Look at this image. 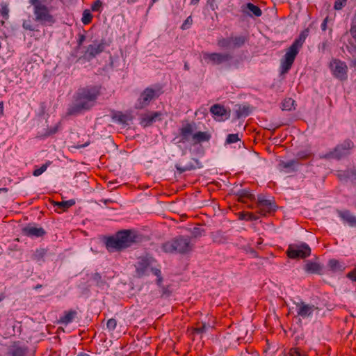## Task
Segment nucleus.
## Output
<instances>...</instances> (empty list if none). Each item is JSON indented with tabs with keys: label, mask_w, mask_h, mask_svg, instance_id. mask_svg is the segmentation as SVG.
Instances as JSON below:
<instances>
[{
	"label": "nucleus",
	"mask_w": 356,
	"mask_h": 356,
	"mask_svg": "<svg viewBox=\"0 0 356 356\" xmlns=\"http://www.w3.org/2000/svg\"><path fill=\"white\" fill-rule=\"evenodd\" d=\"M102 94V86L99 84L79 88L74 95V102L67 108V115H77L90 110Z\"/></svg>",
	"instance_id": "1"
},
{
	"label": "nucleus",
	"mask_w": 356,
	"mask_h": 356,
	"mask_svg": "<svg viewBox=\"0 0 356 356\" xmlns=\"http://www.w3.org/2000/svg\"><path fill=\"white\" fill-rule=\"evenodd\" d=\"M144 236L134 229H122L106 237L104 243L109 252H121L134 245L143 242Z\"/></svg>",
	"instance_id": "2"
},
{
	"label": "nucleus",
	"mask_w": 356,
	"mask_h": 356,
	"mask_svg": "<svg viewBox=\"0 0 356 356\" xmlns=\"http://www.w3.org/2000/svg\"><path fill=\"white\" fill-rule=\"evenodd\" d=\"M309 29H305L301 31L299 36L293 41L292 44L286 49V54L281 60L280 69L281 74L287 73L291 68L294 60L302 48L306 38L309 35Z\"/></svg>",
	"instance_id": "3"
},
{
	"label": "nucleus",
	"mask_w": 356,
	"mask_h": 356,
	"mask_svg": "<svg viewBox=\"0 0 356 356\" xmlns=\"http://www.w3.org/2000/svg\"><path fill=\"white\" fill-rule=\"evenodd\" d=\"M161 248L165 253L184 254L192 251L193 244L189 236L179 235L163 243Z\"/></svg>",
	"instance_id": "4"
},
{
	"label": "nucleus",
	"mask_w": 356,
	"mask_h": 356,
	"mask_svg": "<svg viewBox=\"0 0 356 356\" xmlns=\"http://www.w3.org/2000/svg\"><path fill=\"white\" fill-rule=\"evenodd\" d=\"M163 92L162 87L161 86H155L154 88L147 87L141 93L138 99V102L136 108L137 109H142L149 105L150 102L158 98Z\"/></svg>",
	"instance_id": "5"
},
{
	"label": "nucleus",
	"mask_w": 356,
	"mask_h": 356,
	"mask_svg": "<svg viewBox=\"0 0 356 356\" xmlns=\"http://www.w3.org/2000/svg\"><path fill=\"white\" fill-rule=\"evenodd\" d=\"M248 207L250 209H257L258 213L264 216L275 212L277 209L276 202L274 199H266L265 195L261 194L257 196L256 206L251 204L248 205Z\"/></svg>",
	"instance_id": "6"
},
{
	"label": "nucleus",
	"mask_w": 356,
	"mask_h": 356,
	"mask_svg": "<svg viewBox=\"0 0 356 356\" xmlns=\"http://www.w3.org/2000/svg\"><path fill=\"white\" fill-rule=\"evenodd\" d=\"M33 13L34 20L40 22L42 25L51 26L56 22L55 17L51 14L50 10L46 5L34 8Z\"/></svg>",
	"instance_id": "7"
},
{
	"label": "nucleus",
	"mask_w": 356,
	"mask_h": 356,
	"mask_svg": "<svg viewBox=\"0 0 356 356\" xmlns=\"http://www.w3.org/2000/svg\"><path fill=\"white\" fill-rule=\"evenodd\" d=\"M286 254L289 258L293 259H305L310 256L311 248L305 243L300 245L291 244L286 250Z\"/></svg>",
	"instance_id": "8"
},
{
	"label": "nucleus",
	"mask_w": 356,
	"mask_h": 356,
	"mask_svg": "<svg viewBox=\"0 0 356 356\" xmlns=\"http://www.w3.org/2000/svg\"><path fill=\"white\" fill-rule=\"evenodd\" d=\"M156 262V260L149 254L139 257L134 265L136 277L140 278L147 275L148 269Z\"/></svg>",
	"instance_id": "9"
},
{
	"label": "nucleus",
	"mask_w": 356,
	"mask_h": 356,
	"mask_svg": "<svg viewBox=\"0 0 356 356\" xmlns=\"http://www.w3.org/2000/svg\"><path fill=\"white\" fill-rule=\"evenodd\" d=\"M106 46V42L104 40H102L100 42L95 40L92 44L87 46L83 54L79 60L83 59L84 60L90 61L96 56L102 53Z\"/></svg>",
	"instance_id": "10"
},
{
	"label": "nucleus",
	"mask_w": 356,
	"mask_h": 356,
	"mask_svg": "<svg viewBox=\"0 0 356 356\" xmlns=\"http://www.w3.org/2000/svg\"><path fill=\"white\" fill-rule=\"evenodd\" d=\"M354 147V143L350 139L347 138L342 143L338 144L334 149L329 153V156L333 159H340L349 154L350 150L353 149Z\"/></svg>",
	"instance_id": "11"
},
{
	"label": "nucleus",
	"mask_w": 356,
	"mask_h": 356,
	"mask_svg": "<svg viewBox=\"0 0 356 356\" xmlns=\"http://www.w3.org/2000/svg\"><path fill=\"white\" fill-rule=\"evenodd\" d=\"M330 67L332 74L337 79L340 80H346L347 79L348 67L345 62L334 58L330 63Z\"/></svg>",
	"instance_id": "12"
},
{
	"label": "nucleus",
	"mask_w": 356,
	"mask_h": 356,
	"mask_svg": "<svg viewBox=\"0 0 356 356\" xmlns=\"http://www.w3.org/2000/svg\"><path fill=\"white\" fill-rule=\"evenodd\" d=\"M204 59L209 63L213 65H221L224 63L229 62L233 58L229 53H209L202 52Z\"/></svg>",
	"instance_id": "13"
},
{
	"label": "nucleus",
	"mask_w": 356,
	"mask_h": 356,
	"mask_svg": "<svg viewBox=\"0 0 356 356\" xmlns=\"http://www.w3.org/2000/svg\"><path fill=\"white\" fill-rule=\"evenodd\" d=\"M210 112L217 121H225L230 117V111L224 106L216 104L211 106Z\"/></svg>",
	"instance_id": "14"
},
{
	"label": "nucleus",
	"mask_w": 356,
	"mask_h": 356,
	"mask_svg": "<svg viewBox=\"0 0 356 356\" xmlns=\"http://www.w3.org/2000/svg\"><path fill=\"white\" fill-rule=\"evenodd\" d=\"M294 304L296 306L297 315L302 318L311 316L313 312L318 309V307L314 305L307 304L303 301L294 302Z\"/></svg>",
	"instance_id": "15"
},
{
	"label": "nucleus",
	"mask_w": 356,
	"mask_h": 356,
	"mask_svg": "<svg viewBox=\"0 0 356 356\" xmlns=\"http://www.w3.org/2000/svg\"><path fill=\"white\" fill-rule=\"evenodd\" d=\"M195 129V124L186 123L179 129V138L178 143H185L189 141L190 137L193 138V131Z\"/></svg>",
	"instance_id": "16"
},
{
	"label": "nucleus",
	"mask_w": 356,
	"mask_h": 356,
	"mask_svg": "<svg viewBox=\"0 0 356 356\" xmlns=\"http://www.w3.org/2000/svg\"><path fill=\"white\" fill-rule=\"evenodd\" d=\"M22 233L28 237H42L46 234L45 230L42 227H38L31 224H29L23 227Z\"/></svg>",
	"instance_id": "17"
},
{
	"label": "nucleus",
	"mask_w": 356,
	"mask_h": 356,
	"mask_svg": "<svg viewBox=\"0 0 356 356\" xmlns=\"http://www.w3.org/2000/svg\"><path fill=\"white\" fill-rule=\"evenodd\" d=\"M161 116V112H153L151 113L143 114L141 115L140 124L144 127L151 126L157 120H160Z\"/></svg>",
	"instance_id": "18"
},
{
	"label": "nucleus",
	"mask_w": 356,
	"mask_h": 356,
	"mask_svg": "<svg viewBox=\"0 0 356 356\" xmlns=\"http://www.w3.org/2000/svg\"><path fill=\"white\" fill-rule=\"evenodd\" d=\"M51 204L56 207L55 211L60 213L66 211L69 208L75 204V201L74 200H70L67 201L62 202H56L54 200H51Z\"/></svg>",
	"instance_id": "19"
},
{
	"label": "nucleus",
	"mask_w": 356,
	"mask_h": 356,
	"mask_svg": "<svg viewBox=\"0 0 356 356\" xmlns=\"http://www.w3.org/2000/svg\"><path fill=\"white\" fill-rule=\"evenodd\" d=\"M242 11L243 13L251 17H260L262 15L261 8L252 3H248L243 6L242 7Z\"/></svg>",
	"instance_id": "20"
},
{
	"label": "nucleus",
	"mask_w": 356,
	"mask_h": 356,
	"mask_svg": "<svg viewBox=\"0 0 356 356\" xmlns=\"http://www.w3.org/2000/svg\"><path fill=\"white\" fill-rule=\"evenodd\" d=\"M300 164L298 160H290L288 161H281L279 163V168L280 170H285L287 172H295L297 170L296 166Z\"/></svg>",
	"instance_id": "21"
},
{
	"label": "nucleus",
	"mask_w": 356,
	"mask_h": 356,
	"mask_svg": "<svg viewBox=\"0 0 356 356\" xmlns=\"http://www.w3.org/2000/svg\"><path fill=\"white\" fill-rule=\"evenodd\" d=\"M230 39L232 48L238 49L242 47L248 41V36L243 35H231Z\"/></svg>",
	"instance_id": "22"
},
{
	"label": "nucleus",
	"mask_w": 356,
	"mask_h": 356,
	"mask_svg": "<svg viewBox=\"0 0 356 356\" xmlns=\"http://www.w3.org/2000/svg\"><path fill=\"white\" fill-rule=\"evenodd\" d=\"M76 316L77 312L76 310L65 311L63 315L60 316L58 320V323L66 325L72 323Z\"/></svg>",
	"instance_id": "23"
},
{
	"label": "nucleus",
	"mask_w": 356,
	"mask_h": 356,
	"mask_svg": "<svg viewBox=\"0 0 356 356\" xmlns=\"http://www.w3.org/2000/svg\"><path fill=\"white\" fill-rule=\"evenodd\" d=\"M339 216L345 222H346L350 226H356V216L352 215L350 211H339Z\"/></svg>",
	"instance_id": "24"
},
{
	"label": "nucleus",
	"mask_w": 356,
	"mask_h": 356,
	"mask_svg": "<svg viewBox=\"0 0 356 356\" xmlns=\"http://www.w3.org/2000/svg\"><path fill=\"white\" fill-rule=\"evenodd\" d=\"M211 138L209 133L206 131H197L193 134V145L201 143L202 142H207Z\"/></svg>",
	"instance_id": "25"
},
{
	"label": "nucleus",
	"mask_w": 356,
	"mask_h": 356,
	"mask_svg": "<svg viewBox=\"0 0 356 356\" xmlns=\"http://www.w3.org/2000/svg\"><path fill=\"white\" fill-rule=\"evenodd\" d=\"M236 195L238 197V201L244 204H247L248 200L253 201L255 200L254 195L245 190L238 191Z\"/></svg>",
	"instance_id": "26"
},
{
	"label": "nucleus",
	"mask_w": 356,
	"mask_h": 356,
	"mask_svg": "<svg viewBox=\"0 0 356 356\" xmlns=\"http://www.w3.org/2000/svg\"><path fill=\"white\" fill-rule=\"evenodd\" d=\"M305 269L309 273L321 275L322 273L323 268L318 263L308 261L305 266Z\"/></svg>",
	"instance_id": "27"
},
{
	"label": "nucleus",
	"mask_w": 356,
	"mask_h": 356,
	"mask_svg": "<svg viewBox=\"0 0 356 356\" xmlns=\"http://www.w3.org/2000/svg\"><path fill=\"white\" fill-rule=\"evenodd\" d=\"M112 119L122 124H127L129 118L127 115L124 114L122 112L117 111L113 113Z\"/></svg>",
	"instance_id": "28"
},
{
	"label": "nucleus",
	"mask_w": 356,
	"mask_h": 356,
	"mask_svg": "<svg viewBox=\"0 0 356 356\" xmlns=\"http://www.w3.org/2000/svg\"><path fill=\"white\" fill-rule=\"evenodd\" d=\"M330 270L333 272L342 271L344 267L340 264V262L334 259L329 260L327 264Z\"/></svg>",
	"instance_id": "29"
},
{
	"label": "nucleus",
	"mask_w": 356,
	"mask_h": 356,
	"mask_svg": "<svg viewBox=\"0 0 356 356\" xmlns=\"http://www.w3.org/2000/svg\"><path fill=\"white\" fill-rule=\"evenodd\" d=\"M238 218L241 220H257L259 219V216L252 212L243 211L238 213Z\"/></svg>",
	"instance_id": "30"
},
{
	"label": "nucleus",
	"mask_w": 356,
	"mask_h": 356,
	"mask_svg": "<svg viewBox=\"0 0 356 356\" xmlns=\"http://www.w3.org/2000/svg\"><path fill=\"white\" fill-rule=\"evenodd\" d=\"M27 348L21 346H14L10 351L11 356H28Z\"/></svg>",
	"instance_id": "31"
},
{
	"label": "nucleus",
	"mask_w": 356,
	"mask_h": 356,
	"mask_svg": "<svg viewBox=\"0 0 356 356\" xmlns=\"http://www.w3.org/2000/svg\"><path fill=\"white\" fill-rule=\"evenodd\" d=\"M284 356H308L307 354L299 348H292L284 354Z\"/></svg>",
	"instance_id": "32"
},
{
	"label": "nucleus",
	"mask_w": 356,
	"mask_h": 356,
	"mask_svg": "<svg viewBox=\"0 0 356 356\" xmlns=\"http://www.w3.org/2000/svg\"><path fill=\"white\" fill-rule=\"evenodd\" d=\"M217 45L220 49L232 48L230 37L219 38L217 40Z\"/></svg>",
	"instance_id": "33"
},
{
	"label": "nucleus",
	"mask_w": 356,
	"mask_h": 356,
	"mask_svg": "<svg viewBox=\"0 0 356 356\" xmlns=\"http://www.w3.org/2000/svg\"><path fill=\"white\" fill-rule=\"evenodd\" d=\"M22 27L25 30L31 31H38L37 26L34 24L33 22L31 19H28L23 21Z\"/></svg>",
	"instance_id": "34"
},
{
	"label": "nucleus",
	"mask_w": 356,
	"mask_h": 356,
	"mask_svg": "<svg viewBox=\"0 0 356 356\" xmlns=\"http://www.w3.org/2000/svg\"><path fill=\"white\" fill-rule=\"evenodd\" d=\"M46 253L47 250L44 248L37 249L33 255V258L37 261H42L43 260Z\"/></svg>",
	"instance_id": "35"
},
{
	"label": "nucleus",
	"mask_w": 356,
	"mask_h": 356,
	"mask_svg": "<svg viewBox=\"0 0 356 356\" xmlns=\"http://www.w3.org/2000/svg\"><path fill=\"white\" fill-rule=\"evenodd\" d=\"M294 100L291 98H286L282 103V109L284 111H291L293 108Z\"/></svg>",
	"instance_id": "36"
},
{
	"label": "nucleus",
	"mask_w": 356,
	"mask_h": 356,
	"mask_svg": "<svg viewBox=\"0 0 356 356\" xmlns=\"http://www.w3.org/2000/svg\"><path fill=\"white\" fill-rule=\"evenodd\" d=\"M92 15L89 10H85L83 13V17L81 19L82 23L85 25L89 24L92 19Z\"/></svg>",
	"instance_id": "37"
},
{
	"label": "nucleus",
	"mask_w": 356,
	"mask_h": 356,
	"mask_svg": "<svg viewBox=\"0 0 356 356\" xmlns=\"http://www.w3.org/2000/svg\"><path fill=\"white\" fill-rule=\"evenodd\" d=\"M151 270H152V273L157 277L156 284L159 286H161L162 284V282H163V277L161 276V270L158 268L152 267Z\"/></svg>",
	"instance_id": "38"
},
{
	"label": "nucleus",
	"mask_w": 356,
	"mask_h": 356,
	"mask_svg": "<svg viewBox=\"0 0 356 356\" xmlns=\"http://www.w3.org/2000/svg\"><path fill=\"white\" fill-rule=\"evenodd\" d=\"M0 15H1L4 19H8L9 17V9L8 5L5 3H2L0 8Z\"/></svg>",
	"instance_id": "39"
},
{
	"label": "nucleus",
	"mask_w": 356,
	"mask_h": 356,
	"mask_svg": "<svg viewBox=\"0 0 356 356\" xmlns=\"http://www.w3.org/2000/svg\"><path fill=\"white\" fill-rule=\"evenodd\" d=\"M207 325L206 323L199 322L196 324V327L194 328V332L197 334L203 333L206 331Z\"/></svg>",
	"instance_id": "40"
},
{
	"label": "nucleus",
	"mask_w": 356,
	"mask_h": 356,
	"mask_svg": "<svg viewBox=\"0 0 356 356\" xmlns=\"http://www.w3.org/2000/svg\"><path fill=\"white\" fill-rule=\"evenodd\" d=\"M50 163H46L44 164H43L41 167L38 168H36L33 170V175L35 176V177H38L40 176V175H42L44 172L46 171L49 164Z\"/></svg>",
	"instance_id": "41"
},
{
	"label": "nucleus",
	"mask_w": 356,
	"mask_h": 356,
	"mask_svg": "<svg viewBox=\"0 0 356 356\" xmlns=\"http://www.w3.org/2000/svg\"><path fill=\"white\" fill-rule=\"evenodd\" d=\"M239 140H240V138L237 134H229L226 138V143L228 144L234 143Z\"/></svg>",
	"instance_id": "42"
},
{
	"label": "nucleus",
	"mask_w": 356,
	"mask_h": 356,
	"mask_svg": "<svg viewBox=\"0 0 356 356\" xmlns=\"http://www.w3.org/2000/svg\"><path fill=\"white\" fill-rule=\"evenodd\" d=\"M348 175L349 168L343 171H339L337 174V177L340 181H347L348 179H349Z\"/></svg>",
	"instance_id": "43"
},
{
	"label": "nucleus",
	"mask_w": 356,
	"mask_h": 356,
	"mask_svg": "<svg viewBox=\"0 0 356 356\" xmlns=\"http://www.w3.org/2000/svg\"><path fill=\"white\" fill-rule=\"evenodd\" d=\"M312 154L311 153H307L305 152H299L297 154L298 158L296 160H298V162H300V161H303L309 159L312 156Z\"/></svg>",
	"instance_id": "44"
},
{
	"label": "nucleus",
	"mask_w": 356,
	"mask_h": 356,
	"mask_svg": "<svg viewBox=\"0 0 356 356\" xmlns=\"http://www.w3.org/2000/svg\"><path fill=\"white\" fill-rule=\"evenodd\" d=\"M347 3V0H335L334 9L336 10H341Z\"/></svg>",
	"instance_id": "45"
},
{
	"label": "nucleus",
	"mask_w": 356,
	"mask_h": 356,
	"mask_svg": "<svg viewBox=\"0 0 356 356\" xmlns=\"http://www.w3.org/2000/svg\"><path fill=\"white\" fill-rule=\"evenodd\" d=\"M176 168L179 173H183L184 172L190 171L193 169H195V166H193V165H186L185 166H180L177 165Z\"/></svg>",
	"instance_id": "46"
},
{
	"label": "nucleus",
	"mask_w": 356,
	"mask_h": 356,
	"mask_svg": "<svg viewBox=\"0 0 356 356\" xmlns=\"http://www.w3.org/2000/svg\"><path fill=\"white\" fill-rule=\"evenodd\" d=\"M60 123H58L56 126L47 129L46 133L44 134V136L47 137L55 134L58 131Z\"/></svg>",
	"instance_id": "47"
},
{
	"label": "nucleus",
	"mask_w": 356,
	"mask_h": 356,
	"mask_svg": "<svg viewBox=\"0 0 356 356\" xmlns=\"http://www.w3.org/2000/svg\"><path fill=\"white\" fill-rule=\"evenodd\" d=\"M102 7V2L100 0H96L91 5V10L93 12L99 11L101 8Z\"/></svg>",
	"instance_id": "48"
},
{
	"label": "nucleus",
	"mask_w": 356,
	"mask_h": 356,
	"mask_svg": "<svg viewBox=\"0 0 356 356\" xmlns=\"http://www.w3.org/2000/svg\"><path fill=\"white\" fill-rule=\"evenodd\" d=\"M107 328L109 330H114L116 328L117 326V321L115 318H110L108 320L106 323Z\"/></svg>",
	"instance_id": "49"
},
{
	"label": "nucleus",
	"mask_w": 356,
	"mask_h": 356,
	"mask_svg": "<svg viewBox=\"0 0 356 356\" xmlns=\"http://www.w3.org/2000/svg\"><path fill=\"white\" fill-rule=\"evenodd\" d=\"M192 24H193L192 17H191V16H189L186 18V19L182 24L181 29L182 30L187 29L192 25Z\"/></svg>",
	"instance_id": "50"
},
{
	"label": "nucleus",
	"mask_w": 356,
	"mask_h": 356,
	"mask_svg": "<svg viewBox=\"0 0 356 356\" xmlns=\"http://www.w3.org/2000/svg\"><path fill=\"white\" fill-rule=\"evenodd\" d=\"M348 178L352 179V181L353 182V184H356V168H349Z\"/></svg>",
	"instance_id": "51"
},
{
	"label": "nucleus",
	"mask_w": 356,
	"mask_h": 356,
	"mask_svg": "<svg viewBox=\"0 0 356 356\" xmlns=\"http://www.w3.org/2000/svg\"><path fill=\"white\" fill-rule=\"evenodd\" d=\"M249 114V108L243 106V108H240L237 112L238 117H241L242 115H248Z\"/></svg>",
	"instance_id": "52"
},
{
	"label": "nucleus",
	"mask_w": 356,
	"mask_h": 356,
	"mask_svg": "<svg viewBox=\"0 0 356 356\" xmlns=\"http://www.w3.org/2000/svg\"><path fill=\"white\" fill-rule=\"evenodd\" d=\"M46 0H29V3L33 6V8L37 6L44 5Z\"/></svg>",
	"instance_id": "53"
},
{
	"label": "nucleus",
	"mask_w": 356,
	"mask_h": 356,
	"mask_svg": "<svg viewBox=\"0 0 356 356\" xmlns=\"http://www.w3.org/2000/svg\"><path fill=\"white\" fill-rule=\"evenodd\" d=\"M347 277L353 282H356V267L347 274Z\"/></svg>",
	"instance_id": "54"
},
{
	"label": "nucleus",
	"mask_w": 356,
	"mask_h": 356,
	"mask_svg": "<svg viewBox=\"0 0 356 356\" xmlns=\"http://www.w3.org/2000/svg\"><path fill=\"white\" fill-rule=\"evenodd\" d=\"M85 40H86V35L84 34H79L78 40H77V47L80 48Z\"/></svg>",
	"instance_id": "55"
},
{
	"label": "nucleus",
	"mask_w": 356,
	"mask_h": 356,
	"mask_svg": "<svg viewBox=\"0 0 356 356\" xmlns=\"http://www.w3.org/2000/svg\"><path fill=\"white\" fill-rule=\"evenodd\" d=\"M90 143V141L89 139H88L84 143L78 144L77 145L75 146V147L77 149L85 147L88 146Z\"/></svg>",
	"instance_id": "56"
},
{
	"label": "nucleus",
	"mask_w": 356,
	"mask_h": 356,
	"mask_svg": "<svg viewBox=\"0 0 356 356\" xmlns=\"http://www.w3.org/2000/svg\"><path fill=\"white\" fill-rule=\"evenodd\" d=\"M3 114V102H0V116Z\"/></svg>",
	"instance_id": "57"
},
{
	"label": "nucleus",
	"mask_w": 356,
	"mask_h": 356,
	"mask_svg": "<svg viewBox=\"0 0 356 356\" xmlns=\"http://www.w3.org/2000/svg\"><path fill=\"white\" fill-rule=\"evenodd\" d=\"M321 29L323 31H325L327 29V24L323 22L321 24Z\"/></svg>",
	"instance_id": "58"
},
{
	"label": "nucleus",
	"mask_w": 356,
	"mask_h": 356,
	"mask_svg": "<svg viewBox=\"0 0 356 356\" xmlns=\"http://www.w3.org/2000/svg\"><path fill=\"white\" fill-rule=\"evenodd\" d=\"M200 0H191V4L192 5H196L199 3Z\"/></svg>",
	"instance_id": "59"
},
{
	"label": "nucleus",
	"mask_w": 356,
	"mask_h": 356,
	"mask_svg": "<svg viewBox=\"0 0 356 356\" xmlns=\"http://www.w3.org/2000/svg\"><path fill=\"white\" fill-rule=\"evenodd\" d=\"M139 0H127V3H129V4H131V3H134L137 1H138Z\"/></svg>",
	"instance_id": "60"
},
{
	"label": "nucleus",
	"mask_w": 356,
	"mask_h": 356,
	"mask_svg": "<svg viewBox=\"0 0 356 356\" xmlns=\"http://www.w3.org/2000/svg\"><path fill=\"white\" fill-rule=\"evenodd\" d=\"M8 189L7 188H0V193L1 192H8Z\"/></svg>",
	"instance_id": "61"
},
{
	"label": "nucleus",
	"mask_w": 356,
	"mask_h": 356,
	"mask_svg": "<svg viewBox=\"0 0 356 356\" xmlns=\"http://www.w3.org/2000/svg\"><path fill=\"white\" fill-rule=\"evenodd\" d=\"M77 356H90V355L85 353H80Z\"/></svg>",
	"instance_id": "62"
},
{
	"label": "nucleus",
	"mask_w": 356,
	"mask_h": 356,
	"mask_svg": "<svg viewBox=\"0 0 356 356\" xmlns=\"http://www.w3.org/2000/svg\"><path fill=\"white\" fill-rule=\"evenodd\" d=\"M42 287V285L41 284H38L35 286V289H40Z\"/></svg>",
	"instance_id": "63"
},
{
	"label": "nucleus",
	"mask_w": 356,
	"mask_h": 356,
	"mask_svg": "<svg viewBox=\"0 0 356 356\" xmlns=\"http://www.w3.org/2000/svg\"><path fill=\"white\" fill-rule=\"evenodd\" d=\"M327 22H328V17H326L324 19V20H323V22H324V23H325V24H327Z\"/></svg>",
	"instance_id": "64"
}]
</instances>
